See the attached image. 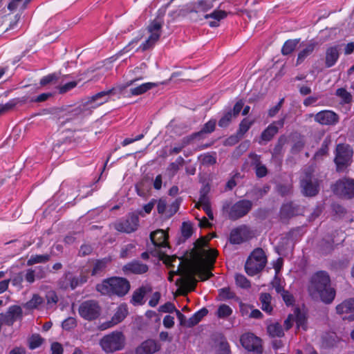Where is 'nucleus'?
<instances>
[{
	"label": "nucleus",
	"mask_w": 354,
	"mask_h": 354,
	"mask_svg": "<svg viewBox=\"0 0 354 354\" xmlns=\"http://www.w3.org/2000/svg\"><path fill=\"white\" fill-rule=\"evenodd\" d=\"M308 292L313 297H319L326 304L331 303L335 297V291L330 286L329 275L325 271H318L312 275Z\"/></svg>",
	"instance_id": "obj_1"
},
{
	"label": "nucleus",
	"mask_w": 354,
	"mask_h": 354,
	"mask_svg": "<svg viewBox=\"0 0 354 354\" xmlns=\"http://www.w3.org/2000/svg\"><path fill=\"white\" fill-rule=\"evenodd\" d=\"M96 288L98 292L104 295L122 297L129 292L130 283L125 278L114 277L104 280L97 286Z\"/></svg>",
	"instance_id": "obj_2"
},
{
	"label": "nucleus",
	"mask_w": 354,
	"mask_h": 354,
	"mask_svg": "<svg viewBox=\"0 0 354 354\" xmlns=\"http://www.w3.org/2000/svg\"><path fill=\"white\" fill-rule=\"evenodd\" d=\"M201 262L194 268V272L201 280L205 281L212 276L210 270L213 267L217 257V251L214 249H203L201 252Z\"/></svg>",
	"instance_id": "obj_3"
},
{
	"label": "nucleus",
	"mask_w": 354,
	"mask_h": 354,
	"mask_svg": "<svg viewBox=\"0 0 354 354\" xmlns=\"http://www.w3.org/2000/svg\"><path fill=\"white\" fill-rule=\"evenodd\" d=\"M102 349L109 353L120 351L125 345V337L121 331H113L104 336L100 341Z\"/></svg>",
	"instance_id": "obj_4"
},
{
	"label": "nucleus",
	"mask_w": 354,
	"mask_h": 354,
	"mask_svg": "<svg viewBox=\"0 0 354 354\" xmlns=\"http://www.w3.org/2000/svg\"><path fill=\"white\" fill-rule=\"evenodd\" d=\"M266 264V257L261 248L255 249L248 257L245 268L247 274L254 276L263 269Z\"/></svg>",
	"instance_id": "obj_5"
},
{
	"label": "nucleus",
	"mask_w": 354,
	"mask_h": 354,
	"mask_svg": "<svg viewBox=\"0 0 354 354\" xmlns=\"http://www.w3.org/2000/svg\"><path fill=\"white\" fill-rule=\"evenodd\" d=\"M353 151L348 145L339 144L336 148L335 162L337 171H344L352 162Z\"/></svg>",
	"instance_id": "obj_6"
},
{
	"label": "nucleus",
	"mask_w": 354,
	"mask_h": 354,
	"mask_svg": "<svg viewBox=\"0 0 354 354\" xmlns=\"http://www.w3.org/2000/svg\"><path fill=\"white\" fill-rule=\"evenodd\" d=\"M312 168L309 171L303 173L300 184L302 192L308 196H315L319 191V181L312 174Z\"/></svg>",
	"instance_id": "obj_7"
},
{
	"label": "nucleus",
	"mask_w": 354,
	"mask_h": 354,
	"mask_svg": "<svg viewBox=\"0 0 354 354\" xmlns=\"http://www.w3.org/2000/svg\"><path fill=\"white\" fill-rule=\"evenodd\" d=\"M333 192L342 198H351L354 197V180L343 178L337 180L332 187Z\"/></svg>",
	"instance_id": "obj_8"
},
{
	"label": "nucleus",
	"mask_w": 354,
	"mask_h": 354,
	"mask_svg": "<svg viewBox=\"0 0 354 354\" xmlns=\"http://www.w3.org/2000/svg\"><path fill=\"white\" fill-rule=\"evenodd\" d=\"M162 21L160 19H155L148 26L149 36L147 39L140 46L142 50H146L152 47L159 39L161 35Z\"/></svg>",
	"instance_id": "obj_9"
},
{
	"label": "nucleus",
	"mask_w": 354,
	"mask_h": 354,
	"mask_svg": "<svg viewBox=\"0 0 354 354\" xmlns=\"http://www.w3.org/2000/svg\"><path fill=\"white\" fill-rule=\"evenodd\" d=\"M167 238V234L162 230H158L151 233L150 239L158 250L157 255L161 257L167 252V250L169 248Z\"/></svg>",
	"instance_id": "obj_10"
},
{
	"label": "nucleus",
	"mask_w": 354,
	"mask_h": 354,
	"mask_svg": "<svg viewBox=\"0 0 354 354\" xmlns=\"http://www.w3.org/2000/svg\"><path fill=\"white\" fill-rule=\"evenodd\" d=\"M78 311L83 319L91 321L100 315V306L95 301H86L80 304Z\"/></svg>",
	"instance_id": "obj_11"
},
{
	"label": "nucleus",
	"mask_w": 354,
	"mask_h": 354,
	"mask_svg": "<svg viewBox=\"0 0 354 354\" xmlns=\"http://www.w3.org/2000/svg\"><path fill=\"white\" fill-rule=\"evenodd\" d=\"M252 207V203L249 200H241L234 203L229 212V217L236 220L247 214Z\"/></svg>",
	"instance_id": "obj_12"
},
{
	"label": "nucleus",
	"mask_w": 354,
	"mask_h": 354,
	"mask_svg": "<svg viewBox=\"0 0 354 354\" xmlns=\"http://www.w3.org/2000/svg\"><path fill=\"white\" fill-rule=\"evenodd\" d=\"M240 342L242 346L248 351L256 353L261 351V340L253 333H248L242 335Z\"/></svg>",
	"instance_id": "obj_13"
},
{
	"label": "nucleus",
	"mask_w": 354,
	"mask_h": 354,
	"mask_svg": "<svg viewBox=\"0 0 354 354\" xmlns=\"http://www.w3.org/2000/svg\"><path fill=\"white\" fill-rule=\"evenodd\" d=\"M138 223V216L135 214H131L126 219L117 222L115 224V227L119 232L131 233L136 230Z\"/></svg>",
	"instance_id": "obj_14"
},
{
	"label": "nucleus",
	"mask_w": 354,
	"mask_h": 354,
	"mask_svg": "<svg viewBox=\"0 0 354 354\" xmlns=\"http://www.w3.org/2000/svg\"><path fill=\"white\" fill-rule=\"evenodd\" d=\"M114 88H111L107 91H103L93 95L88 98L85 105L88 108L95 109L104 103L107 102L111 95L113 94Z\"/></svg>",
	"instance_id": "obj_15"
},
{
	"label": "nucleus",
	"mask_w": 354,
	"mask_h": 354,
	"mask_svg": "<svg viewBox=\"0 0 354 354\" xmlns=\"http://www.w3.org/2000/svg\"><path fill=\"white\" fill-rule=\"evenodd\" d=\"M252 237L250 229L245 225H241L232 230L230 235V241L232 244H240Z\"/></svg>",
	"instance_id": "obj_16"
},
{
	"label": "nucleus",
	"mask_w": 354,
	"mask_h": 354,
	"mask_svg": "<svg viewBox=\"0 0 354 354\" xmlns=\"http://www.w3.org/2000/svg\"><path fill=\"white\" fill-rule=\"evenodd\" d=\"M337 313L342 315L343 319L354 321V299L344 301L336 307Z\"/></svg>",
	"instance_id": "obj_17"
},
{
	"label": "nucleus",
	"mask_w": 354,
	"mask_h": 354,
	"mask_svg": "<svg viewBox=\"0 0 354 354\" xmlns=\"http://www.w3.org/2000/svg\"><path fill=\"white\" fill-rule=\"evenodd\" d=\"M338 120V115L330 110L321 111L315 115V121L322 125H333Z\"/></svg>",
	"instance_id": "obj_18"
},
{
	"label": "nucleus",
	"mask_w": 354,
	"mask_h": 354,
	"mask_svg": "<svg viewBox=\"0 0 354 354\" xmlns=\"http://www.w3.org/2000/svg\"><path fill=\"white\" fill-rule=\"evenodd\" d=\"M22 315V309L19 306H10L6 314L0 315V325L3 322L10 324L17 319L20 318Z\"/></svg>",
	"instance_id": "obj_19"
},
{
	"label": "nucleus",
	"mask_w": 354,
	"mask_h": 354,
	"mask_svg": "<svg viewBox=\"0 0 354 354\" xmlns=\"http://www.w3.org/2000/svg\"><path fill=\"white\" fill-rule=\"evenodd\" d=\"M122 270L125 274H141L147 272L148 266L138 261H135L124 265Z\"/></svg>",
	"instance_id": "obj_20"
},
{
	"label": "nucleus",
	"mask_w": 354,
	"mask_h": 354,
	"mask_svg": "<svg viewBox=\"0 0 354 354\" xmlns=\"http://www.w3.org/2000/svg\"><path fill=\"white\" fill-rule=\"evenodd\" d=\"M284 118L270 124L261 133V138L264 141H270L277 133L279 127L284 124Z\"/></svg>",
	"instance_id": "obj_21"
},
{
	"label": "nucleus",
	"mask_w": 354,
	"mask_h": 354,
	"mask_svg": "<svg viewBox=\"0 0 354 354\" xmlns=\"http://www.w3.org/2000/svg\"><path fill=\"white\" fill-rule=\"evenodd\" d=\"M160 348L158 343L152 339L142 342L136 350V354H153Z\"/></svg>",
	"instance_id": "obj_22"
},
{
	"label": "nucleus",
	"mask_w": 354,
	"mask_h": 354,
	"mask_svg": "<svg viewBox=\"0 0 354 354\" xmlns=\"http://www.w3.org/2000/svg\"><path fill=\"white\" fill-rule=\"evenodd\" d=\"M227 16V12L223 10H214L210 14H206L204 17L209 20L208 24L210 27H217L219 26L220 21Z\"/></svg>",
	"instance_id": "obj_23"
},
{
	"label": "nucleus",
	"mask_w": 354,
	"mask_h": 354,
	"mask_svg": "<svg viewBox=\"0 0 354 354\" xmlns=\"http://www.w3.org/2000/svg\"><path fill=\"white\" fill-rule=\"evenodd\" d=\"M127 314L128 308L127 305L121 304L118 307L116 312L112 317L111 323H107L105 326H102V328L106 329L121 322L126 317Z\"/></svg>",
	"instance_id": "obj_24"
},
{
	"label": "nucleus",
	"mask_w": 354,
	"mask_h": 354,
	"mask_svg": "<svg viewBox=\"0 0 354 354\" xmlns=\"http://www.w3.org/2000/svg\"><path fill=\"white\" fill-rule=\"evenodd\" d=\"M340 48L339 46H330L326 51V66L328 68L333 66L339 56Z\"/></svg>",
	"instance_id": "obj_25"
},
{
	"label": "nucleus",
	"mask_w": 354,
	"mask_h": 354,
	"mask_svg": "<svg viewBox=\"0 0 354 354\" xmlns=\"http://www.w3.org/2000/svg\"><path fill=\"white\" fill-rule=\"evenodd\" d=\"M215 0H198L192 5L191 12H205L214 7Z\"/></svg>",
	"instance_id": "obj_26"
},
{
	"label": "nucleus",
	"mask_w": 354,
	"mask_h": 354,
	"mask_svg": "<svg viewBox=\"0 0 354 354\" xmlns=\"http://www.w3.org/2000/svg\"><path fill=\"white\" fill-rule=\"evenodd\" d=\"M44 276V269L40 267H35L34 269H28L25 274V279L30 283L35 281V278L41 279Z\"/></svg>",
	"instance_id": "obj_27"
},
{
	"label": "nucleus",
	"mask_w": 354,
	"mask_h": 354,
	"mask_svg": "<svg viewBox=\"0 0 354 354\" xmlns=\"http://www.w3.org/2000/svg\"><path fill=\"white\" fill-rule=\"evenodd\" d=\"M250 158L252 160V164L254 166L257 176L259 178L264 177L267 174L268 170L266 167L261 163L260 157L257 155L252 154Z\"/></svg>",
	"instance_id": "obj_28"
},
{
	"label": "nucleus",
	"mask_w": 354,
	"mask_h": 354,
	"mask_svg": "<svg viewBox=\"0 0 354 354\" xmlns=\"http://www.w3.org/2000/svg\"><path fill=\"white\" fill-rule=\"evenodd\" d=\"M32 0H10L8 3V9L10 12H21L27 8L28 4Z\"/></svg>",
	"instance_id": "obj_29"
},
{
	"label": "nucleus",
	"mask_w": 354,
	"mask_h": 354,
	"mask_svg": "<svg viewBox=\"0 0 354 354\" xmlns=\"http://www.w3.org/2000/svg\"><path fill=\"white\" fill-rule=\"evenodd\" d=\"M158 86L157 83L146 82L130 89L132 95H140Z\"/></svg>",
	"instance_id": "obj_30"
},
{
	"label": "nucleus",
	"mask_w": 354,
	"mask_h": 354,
	"mask_svg": "<svg viewBox=\"0 0 354 354\" xmlns=\"http://www.w3.org/2000/svg\"><path fill=\"white\" fill-rule=\"evenodd\" d=\"M178 204L177 201H176L173 205L172 207L173 210L167 211V203L164 199H160L158 202L157 209L159 214H165L166 216H171L173 215L178 209Z\"/></svg>",
	"instance_id": "obj_31"
},
{
	"label": "nucleus",
	"mask_w": 354,
	"mask_h": 354,
	"mask_svg": "<svg viewBox=\"0 0 354 354\" xmlns=\"http://www.w3.org/2000/svg\"><path fill=\"white\" fill-rule=\"evenodd\" d=\"M44 299L38 294H34L31 299L27 301L24 307L28 310L37 309L44 304Z\"/></svg>",
	"instance_id": "obj_32"
},
{
	"label": "nucleus",
	"mask_w": 354,
	"mask_h": 354,
	"mask_svg": "<svg viewBox=\"0 0 354 354\" xmlns=\"http://www.w3.org/2000/svg\"><path fill=\"white\" fill-rule=\"evenodd\" d=\"M259 299L261 304V309L268 313H270L272 310L271 295L269 293H261Z\"/></svg>",
	"instance_id": "obj_33"
},
{
	"label": "nucleus",
	"mask_w": 354,
	"mask_h": 354,
	"mask_svg": "<svg viewBox=\"0 0 354 354\" xmlns=\"http://www.w3.org/2000/svg\"><path fill=\"white\" fill-rule=\"evenodd\" d=\"M208 311L206 308H203L195 313L188 320L187 324L189 326L196 325L207 314Z\"/></svg>",
	"instance_id": "obj_34"
},
{
	"label": "nucleus",
	"mask_w": 354,
	"mask_h": 354,
	"mask_svg": "<svg viewBox=\"0 0 354 354\" xmlns=\"http://www.w3.org/2000/svg\"><path fill=\"white\" fill-rule=\"evenodd\" d=\"M315 44L310 43L308 44L299 54L297 59V65L300 64L315 49Z\"/></svg>",
	"instance_id": "obj_35"
},
{
	"label": "nucleus",
	"mask_w": 354,
	"mask_h": 354,
	"mask_svg": "<svg viewBox=\"0 0 354 354\" xmlns=\"http://www.w3.org/2000/svg\"><path fill=\"white\" fill-rule=\"evenodd\" d=\"M147 288L146 287H141L139 289L136 290L131 298V302L134 305L142 304L143 298L147 293Z\"/></svg>",
	"instance_id": "obj_36"
},
{
	"label": "nucleus",
	"mask_w": 354,
	"mask_h": 354,
	"mask_svg": "<svg viewBox=\"0 0 354 354\" xmlns=\"http://www.w3.org/2000/svg\"><path fill=\"white\" fill-rule=\"evenodd\" d=\"M268 333L273 337H282L283 335V330L282 326L279 323H272L268 326Z\"/></svg>",
	"instance_id": "obj_37"
},
{
	"label": "nucleus",
	"mask_w": 354,
	"mask_h": 354,
	"mask_svg": "<svg viewBox=\"0 0 354 354\" xmlns=\"http://www.w3.org/2000/svg\"><path fill=\"white\" fill-rule=\"evenodd\" d=\"M50 259L48 254H36L32 255L27 261L28 266H32L36 263H46Z\"/></svg>",
	"instance_id": "obj_38"
},
{
	"label": "nucleus",
	"mask_w": 354,
	"mask_h": 354,
	"mask_svg": "<svg viewBox=\"0 0 354 354\" xmlns=\"http://www.w3.org/2000/svg\"><path fill=\"white\" fill-rule=\"evenodd\" d=\"M158 310L160 313H172L176 311L178 318L180 319L183 317V315L178 310H176L174 305L171 302H167L165 304L160 306L158 308Z\"/></svg>",
	"instance_id": "obj_39"
},
{
	"label": "nucleus",
	"mask_w": 354,
	"mask_h": 354,
	"mask_svg": "<svg viewBox=\"0 0 354 354\" xmlns=\"http://www.w3.org/2000/svg\"><path fill=\"white\" fill-rule=\"evenodd\" d=\"M232 309L231 307L226 304H221L218 306L217 310V316L221 319L226 318L232 314Z\"/></svg>",
	"instance_id": "obj_40"
},
{
	"label": "nucleus",
	"mask_w": 354,
	"mask_h": 354,
	"mask_svg": "<svg viewBox=\"0 0 354 354\" xmlns=\"http://www.w3.org/2000/svg\"><path fill=\"white\" fill-rule=\"evenodd\" d=\"M253 120H249L248 118H244L239 124V128L237 131V134L239 136H243L253 124Z\"/></svg>",
	"instance_id": "obj_41"
},
{
	"label": "nucleus",
	"mask_w": 354,
	"mask_h": 354,
	"mask_svg": "<svg viewBox=\"0 0 354 354\" xmlns=\"http://www.w3.org/2000/svg\"><path fill=\"white\" fill-rule=\"evenodd\" d=\"M298 41L297 40H288L286 41L281 49L283 55H287L291 53L296 48Z\"/></svg>",
	"instance_id": "obj_42"
},
{
	"label": "nucleus",
	"mask_w": 354,
	"mask_h": 354,
	"mask_svg": "<svg viewBox=\"0 0 354 354\" xmlns=\"http://www.w3.org/2000/svg\"><path fill=\"white\" fill-rule=\"evenodd\" d=\"M336 95L341 98L343 103H349L352 100L351 93L343 88L336 91Z\"/></svg>",
	"instance_id": "obj_43"
},
{
	"label": "nucleus",
	"mask_w": 354,
	"mask_h": 354,
	"mask_svg": "<svg viewBox=\"0 0 354 354\" xmlns=\"http://www.w3.org/2000/svg\"><path fill=\"white\" fill-rule=\"evenodd\" d=\"M109 262V259H104L97 261L94 265L92 271V274L95 275L98 274L100 272L102 271L105 268Z\"/></svg>",
	"instance_id": "obj_44"
},
{
	"label": "nucleus",
	"mask_w": 354,
	"mask_h": 354,
	"mask_svg": "<svg viewBox=\"0 0 354 354\" xmlns=\"http://www.w3.org/2000/svg\"><path fill=\"white\" fill-rule=\"evenodd\" d=\"M296 317L295 322H296L298 328H301L304 330L306 329V319L304 315L300 313L298 310H295Z\"/></svg>",
	"instance_id": "obj_45"
},
{
	"label": "nucleus",
	"mask_w": 354,
	"mask_h": 354,
	"mask_svg": "<svg viewBox=\"0 0 354 354\" xmlns=\"http://www.w3.org/2000/svg\"><path fill=\"white\" fill-rule=\"evenodd\" d=\"M199 159L203 165H214L216 162V158L214 154H211L209 153L201 155Z\"/></svg>",
	"instance_id": "obj_46"
},
{
	"label": "nucleus",
	"mask_w": 354,
	"mask_h": 354,
	"mask_svg": "<svg viewBox=\"0 0 354 354\" xmlns=\"http://www.w3.org/2000/svg\"><path fill=\"white\" fill-rule=\"evenodd\" d=\"M329 143L330 140L326 138L324 140L321 149L315 154L314 158L315 160H318L327 154Z\"/></svg>",
	"instance_id": "obj_47"
},
{
	"label": "nucleus",
	"mask_w": 354,
	"mask_h": 354,
	"mask_svg": "<svg viewBox=\"0 0 354 354\" xmlns=\"http://www.w3.org/2000/svg\"><path fill=\"white\" fill-rule=\"evenodd\" d=\"M235 281L236 283L243 288H247L250 286V281L247 279V278L241 274H237L235 275Z\"/></svg>",
	"instance_id": "obj_48"
},
{
	"label": "nucleus",
	"mask_w": 354,
	"mask_h": 354,
	"mask_svg": "<svg viewBox=\"0 0 354 354\" xmlns=\"http://www.w3.org/2000/svg\"><path fill=\"white\" fill-rule=\"evenodd\" d=\"M62 326L63 329L69 330L77 326V321L74 317H69L62 322Z\"/></svg>",
	"instance_id": "obj_49"
},
{
	"label": "nucleus",
	"mask_w": 354,
	"mask_h": 354,
	"mask_svg": "<svg viewBox=\"0 0 354 354\" xmlns=\"http://www.w3.org/2000/svg\"><path fill=\"white\" fill-rule=\"evenodd\" d=\"M216 127V120H210L207 123H205L201 129V131L198 133H209L214 131Z\"/></svg>",
	"instance_id": "obj_50"
},
{
	"label": "nucleus",
	"mask_w": 354,
	"mask_h": 354,
	"mask_svg": "<svg viewBox=\"0 0 354 354\" xmlns=\"http://www.w3.org/2000/svg\"><path fill=\"white\" fill-rule=\"evenodd\" d=\"M283 281L281 280V279L278 276H275L274 279L272 281V287L274 288L276 292L279 294H281L283 292V291H285L283 289Z\"/></svg>",
	"instance_id": "obj_51"
},
{
	"label": "nucleus",
	"mask_w": 354,
	"mask_h": 354,
	"mask_svg": "<svg viewBox=\"0 0 354 354\" xmlns=\"http://www.w3.org/2000/svg\"><path fill=\"white\" fill-rule=\"evenodd\" d=\"M218 350L220 354H229L230 353V346L227 340L223 337H221L218 346Z\"/></svg>",
	"instance_id": "obj_52"
},
{
	"label": "nucleus",
	"mask_w": 354,
	"mask_h": 354,
	"mask_svg": "<svg viewBox=\"0 0 354 354\" xmlns=\"http://www.w3.org/2000/svg\"><path fill=\"white\" fill-rule=\"evenodd\" d=\"M232 117V111L227 112L219 120L218 125L221 127H226L230 124Z\"/></svg>",
	"instance_id": "obj_53"
},
{
	"label": "nucleus",
	"mask_w": 354,
	"mask_h": 354,
	"mask_svg": "<svg viewBox=\"0 0 354 354\" xmlns=\"http://www.w3.org/2000/svg\"><path fill=\"white\" fill-rule=\"evenodd\" d=\"M196 207L198 209H205V207H211L210 202L207 196L205 194L201 195L199 198L198 202L196 205Z\"/></svg>",
	"instance_id": "obj_54"
},
{
	"label": "nucleus",
	"mask_w": 354,
	"mask_h": 354,
	"mask_svg": "<svg viewBox=\"0 0 354 354\" xmlns=\"http://www.w3.org/2000/svg\"><path fill=\"white\" fill-rule=\"evenodd\" d=\"M42 339L39 335H32L29 341V347L30 349L38 348L42 344Z\"/></svg>",
	"instance_id": "obj_55"
},
{
	"label": "nucleus",
	"mask_w": 354,
	"mask_h": 354,
	"mask_svg": "<svg viewBox=\"0 0 354 354\" xmlns=\"http://www.w3.org/2000/svg\"><path fill=\"white\" fill-rule=\"evenodd\" d=\"M184 159L182 157H178L176 160L171 162L168 167V169L174 174L178 169L179 167L183 164Z\"/></svg>",
	"instance_id": "obj_56"
},
{
	"label": "nucleus",
	"mask_w": 354,
	"mask_h": 354,
	"mask_svg": "<svg viewBox=\"0 0 354 354\" xmlns=\"http://www.w3.org/2000/svg\"><path fill=\"white\" fill-rule=\"evenodd\" d=\"M77 84L76 81H72L64 84L59 87L60 93H64L75 88Z\"/></svg>",
	"instance_id": "obj_57"
},
{
	"label": "nucleus",
	"mask_w": 354,
	"mask_h": 354,
	"mask_svg": "<svg viewBox=\"0 0 354 354\" xmlns=\"http://www.w3.org/2000/svg\"><path fill=\"white\" fill-rule=\"evenodd\" d=\"M192 234V227L189 223L184 222L182 225V234L187 239L191 236Z\"/></svg>",
	"instance_id": "obj_58"
},
{
	"label": "nucleus",
	"mask_w": 354,
	"mask_h": 354,
	"mask_svg": "<svg viewBox=\"0 0 354 354\" xmlns=\"http://www.w3.org/2000/svg\"><path fill=\"white\" fill-rule=\"evenodd\" d=\"M57 79V76L55 74H49L46 76L43 77L40 80V84L41 86H45L48 84Z\"/></svg>",
	"instance_id": "obj_59"
},
{
	"label": "nucleus",
	"mask_w": 354,
	"mask_h": 354,
	"mask_svg": "<svg viewBox=\"0 0 354 354\" xmlns=\"http://www.w3.org/2000/svg\"><path fill=\"white\" fill-rule=\"evenodd\" d=\"M219 297L221 299H228L233 297V294L228 288H223L219 290Z\"/></svg>",
	"instance_id": "obj_60"
},
{
	"label": "nucleus",
	"mask_w": 354,
	"mask_h": 354,
	"mask_svg": "<svg viewBox=\"0 0 354 354\" xmlns=\"http://www.w3.org/2000/svg\"><path fill=\"white\" fill-rule=\"evenodd\" d=\"M134 248L135 245L132 243L127 245L122 249L120 252V257L122 258H127V257H129V253L133 252V250Z\"/></svg>",
	"instance_id": "obj_61"
},
{
	"label": "nucleus",
	"mask_w": 354,
	"mask_h": 354,
	"mask_svg": "<svg viewBox=\"0 0 354 354\" xmlns=\"http://www.w3.org/2000/svg\"><path fill=\"white\" fill-rule=\"evenodd\" d=\"M283 100V98L281 99L275 106L269 109L268 115L270 117H274L279 111V110L281 108Z\"/></svg>",
	"instance_id": "obj_62"
},
{
	"label": "nucleus",
	"mask_w": 354,
	"mask_h": 354,
	"mask_svg": "<svg viewBox=\"0 0 354 354\" xmlns=\"http://www.w3.org/2000/svg\"><path fill=\"white\" fill-rule=\"evenodd\" d=\"M240 312L243 317H248L252 310V306L243 303H240Z\"/></svg>",
	"instance_id": "obj_63"
},
{
	"label": "nucleus",
	"mask_w": 354,
	"mask_h": 354,
	"mask_svg": "<svg viewBox=\"0 0 354 354\" xmlns=\"http://www.w3.org/2000/svg\"><path fill=\"white\" fill-rule=\"evenodd\" d=\"M160 293L159 292H153L150 300L149 301V305L151 307L156 306L160 299Z\"/></svg>",
	"instance_id": "obj_64"
}]
</instances>
